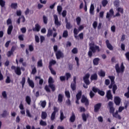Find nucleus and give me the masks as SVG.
Instances as JSON below:
<instances>
[{
    "instance_id": "obj_1",
    "label": "nucleus",
    "mask_w": 129,
    "mask_h": 129,
    "mask_svg": "<svg viewBox=\"0 0 129 129\" xmlns=\"http://www.w3.org/2000/svg\"><path fill=\"white\" fill-rule=\"evenodd\" d=\"M89 50L88 52V55L90 58H91L93 55V53H95L96 52H99L100 49L99 46L95 45L94 43H90Z\"/></svg>"
},
{
    "instance_id": "obj_2",
    "label": "nucleus",
    "mask_w": 129,
    "mask_h": 129,
    "mask_svg": "<svg viewBox=\"0 0 129 129\" xmlns=\"http://www.w3.org/2000/svg\"><path fill=\"white\" fill-rule=\"evenodd\" d=\"M114 12L113 10V9H111L109 10V12H107L106 18L108 20V21H110L111 17L113 16V17H120V14L119 12H117L115 15H114Z\"/></svg>"
},
{
    "instance_id": "obj_3",
    "label": "nucleus",
    "mask_w": 129,
    "mask_h": 129,
    "mask_svg": "<svg viewBox=\"0 0 129 129\" xmlns=\"http://www.w3.org/2000/svg\"><path fill=\"white\" fill-rule=\"evenodd\" d=\"M115 69L117 74L118 75L120 73H123L125 70V67H124L123 63H122L120 66V68H119L118 63H116L115 66Z\"/></svg>"
},
{
    "instance_id": "obj_4",
    "label": "nucleus",
    "mask_w": 129,
    "mask_h": 129,
    "mask_svg": "<svg viewBox=\"0 0 129 129\" xmlns=\"http://www.w3.org/2000/svg\"><path fill=\"white\" fill-rule=\"evenodd\" d=\"M90 76V74L88 73V74H86L85 76H84V77H83V81L85 83V84L86 85V86H85L84 85H83V87L84 88L87 89L88 87V86L90 84V82L89 80Z\"/></svg>"
},
{
    "instance_id": "obj_5",
    "label": "nucleus",
    "mask_w": 129,
    "mask_h": 129,
    "mask_svg": "<svg viewBox=\"0 0 129 129\" xmlns=\"http://www.w3.org/2000/svg\"><path fill=\"white\" fill-rule=\"evenodd\" d=\"M48 87L50 88L52 92H54L55 90V88L54 85H53L54 81L52 77H49L48 79Z\"/></svg>"
},
{
    "instance_id": "obj_6",
    "label": "nucleus",
    "mask_w": 129,
    "mask_h": 129,
    "mask_svg": "<svg viewBox=\"0 0 129 129\" xmlns=\"http://www.w3.org/2000/svg\"><path fill=\"white\" fill-rule=\"evenodd\" d=\"M81 101L82 103L85 104L86 107H88L89 105V100L85 96H82Z\"/></svg>"
},
{
    "instance_id": "obj_7",
    "label": "nucleus",
    "mask_w": 129,
    "mask_h": 129,
    "mask_svg": "<svg viewBox=\"0 0 129 129\" xmlns=\"http://www.w3.org/2000/svg\"><path fill=\"white\" fill-rule=\"evenodd\" d=\"M108 106L109 107V112L112 114L114 113L115 108L113 107V103L112 101H110L108 103Z\"/></svg>"
},
{
    "instance_id": "obj_8",
    "label": "nucleus",
    "mask_w": 129,
    "mask_h": 129,
    "mask_svg": "<svg viewBox=\"0 0 129 129\" xmlns=\"http://www.w3.org/2000/svg\"><path fill=\"white\" fill-rule=\"evenodd\" d=\"M53 18L54 20V24L57 26H60L61 25V23L58 21V18L57 15L56 14L53 15Z\"/></svg>"
},
{
    "instance_id": "obj_9",
    "label": "nucleus",
    "mask_w": 129,
    "mask_h": 129,
    "mask_svg": "<svg viewBox=\"0 0 129 129\" xmlns=\"http://www.w3.org/2000/svg\"><path fill=\"white\" fill-rule=\"evenodd\" d=\"M55 56L57 59H59L64 57L63 53L60 50H58L56 52Z\"/></svg>"
},
{
    "instance_id": "obj_10",
    "label": "nucleus",
    "mask_w": 129,
    "mask_h": 129,
    "mask_svg": "<svg viewBox=\"0 0 129 129\" xmlns=\"http://www.w3.org/2000/svg\"><path fill=\"white\" fill-rule=\"evenodd\" d=\"M102 106V104L101 103H99L94 105V112L97 113L100 109Z\"/></svg>"
},
{
    "instance_id": "obj_11",
    "label": "nucleus",
    "mask_w": 129,
    "mask_h": 129,
    "mask_svg": "<svg viewBox=\"0 0 129 129\" xmlns=\"http://www.w3.org/2000/svg\"><path fill=\"white\" fill-rule=\"evenodd\" d=\"M27 83L30 87H31L32 88H35V83H34L33 80H31L30 78H28Z\"/></svg>"
},
{
    "instance_id": "obj_12",
    "label": "nucleus",
    "mask_w": 129,
    "mask_h": 129,
    "mask_svg": "<svg viewBox=\"0 0 129 129\" xmlns=\"http://www.w3.org/2000/svg\"><path fill=\"white\" fill-rule=\"evenodd\" d=\"M114 101L116 105L119 106L121 103V100L120 97L116 96L114 98Z\"/></svg>"
},
{
    "instance_id": "obj_13",
    "label": "nucleus",
    "mask_w": 129,
    "mask_h": 129,
    "mask_svg": "<svg viewBox=\"0 0 129 129\" xmlns=\"http://www.w3.org/2000/svg\"><path fill=\"white\" fill-rule=\"evenodd\" d=\"M90 117V115L89 113H87V114H85V113H84L82 114V117L83 120L84 122H86L87 118Z\"/></svg>"
},
{
    "instance_id": "obj_14",
    "label": "nucleus",
    "mask_w": 129,
    "mask_h": 129,
    "mask_svg": "<svg viewBox=\"0 0 129 129\" xmlns=\"http://www.w3.org/2000/svg\"><path fill=\"white\" fill-rule=\"evenodd\" d=\"M107 47L110 50H113V46L109 43V41L108 39H107L105 41Z\"/></svg>"
},
{
    "instance_id": "obj_15",
    "label": "nucleus",
    "mask_w": 129,
    "mask_h": 129,
    "mask_svg": "<svg viewBox=\"0 0 129 129\" xmlns=\"http://www.w3.org/2000/svg\"><path fill=\"white\" fill-rule=\"evenodd\" d=\"M106 97H107L108 100H112L113 96L111 94L110 90H109L108 91H107V93H106Z\"/></svg>"
},
{
    "instance_id": "obj_16",
    "label": "nucleus",
    "mask_w": 129,
    "mask_h": 129,
    "mask_svg": "<svg viewBox=\"0 0 129 129\" xmlns=\"http://www.w3.org/2000/svg\"><path fill=\"white\" fill-rule=\"evenodd\" d=\"M21 21L23 23H25L26 21V18H25V16H21L17 20V23L18 24H20L21 23Z\"/></svg>"
},
{
    "instance_id": "obj_17",
    "label": "nucleus",
    "mask_w": 129,
    "mask_h": 129,
    "mask_svg": "<svg viewBox=\"0 0 129 129\" xmlns=\"http://www.w3.org/2000/svg\"><path fill=\"white\" fill-rule=\"evenodd\" d=\"M40 28H41V27L39 25V24H38V23H36L35 24V28H33L32 30H33V32H36H36H39L40 30Z\"/></svg>"
},
{
    "instance_id": "obj_18",
    "label": "nucleus",
    "mask_w": 129,
    "mask_h": 129,
    "mask_svg": "<svg viewBox=\"0 0 129 129\" xmlns=\"http://www.w3.org/2000/svg\"><path fill=\"white\" fill-rule=\"evenodd\" d=\"M63 97H64L63 95H62L61 94H58V100H57L58 103H61L63 101Z\"/></svg>"
},
{
    "instance_id": "obj_19",
    "label": "nucleus",
    "mask_w": 129,
    "mask_h": 129,
    "mask_svg": "<svg viewBox=\"0 0 129 129\" xmlns=\"http://www.w3.org/2000/svg\"><path fill=\"white\" fill-rule=\"evenodd\" d=\"M112 115L114 117L116 118H118V119L120 120L121 119V116L118 115V111L117 110L116 111L115 113H113L112 114Z\"/></svg>"
},
{
    "instance_id": "obj_20",
    "label": "nucleus",
    "mask_w": 129,
    "mask_h": 129,
    "mask_svg": "<svg viewBox=\"0 0 129 129\" xmlns=\"http://www.w3.org/2000/svg\"><path fill=\"white\" fill-rule=\"evenodd\" d=\"M76 120V116L74 112H72V116L70 118V121L71 122H74Z\"/></svg>"
},
{
    "instance_id": "obj_21",
    "label": "nucleus",
    "mask_w": 129,
    "mask_h": 129,
    "mask_svg": "<svg viewBox=\"0 0 129 129\" xmlns=\"http://www.w3.org/2000/svg\"><path fill=\"white\" fill-rule=\"evenodd\" d=\"M47 117V113H46V112L45 111H42L41 112V118L43 120H44V119H46V118Z\"/></svg>"
},
{
    "instance_id": "obj_22",
    "label": "nucleus",
    "mask_w": 129,
    "mask_h": 129,
    "mask_svg": "<svg viewBox=\"0 0 129 129\" xmlns=\"http://www.w3.org/2000/svg\"><path fill=\"white\" fill-rule=\"evenodd\" d=\"M90 14L92 15H94V6L92 4L90 6Z\"/></svg>"
},
{
    "instance_id": "obj_23",
    "label": "nucleus",
    "mask_w": 129,
    "mask_h": 129,
    "mask_svg": "<svg viewBox=\"0 0 129 129\" xmlns=\"http://www.w3.org/2000/svg\"><path fill=\"white\" fill-rule=\"evenodd\" d=\"M80 31L77 29L76 28H75L74 29V37L76 39H77L78 36H77V35L78 34V33H79Z\"/></svg>"
},
{
    "instance_id": "obj_24",
    "label": "nucleus",
    "mask_w": 129,
    "mask_h": 129,
    "mask_svg": "<svg viewBox=\"0 0 129 129\" xmlns=\"http://www.w3.org/2000/svg\"><path fill=\"white\" fill-rule=\"evenodd\" d=\"M99 60H100V58H99V57H96L95 58H94L93 60V64L94 66L98 65Z\"/></svg>"
},
{
    "instance_id": "obj_25",
    "label": "nucleus",
    "mask_w": 129,
    "mask_h": 129,
    "mask_svg": "<svg viewBox=\"0 0 129 129\" xmlns=\"http://www.w3.org/2000/svg\"><path fill=\"white\" fill-rule=\"evenodd\" d=\"M56 63V60H54V59H52L51 60H50V61H49L48 68H52V66L53 65L55 64Z\"/></svg>"
},
{
    "instance_id": "obj_26",
    "label": "nucleus",
    "mask_w": 129,
    "mask_h": 129,
    "mask_svg": "<svg viewBox=\"0 0 129 129\" xmlns=\"http://www.w3.org/2000/svg\"><path fill=\"white\" fill-rule=\"evenodd\" d=\"M25 101L29 105H31V102L32 101V100L31 99V97H30V96H27L25 98Z\"/></svg>"
},
{
    "instance_id": "obj_27",
    "label": "nucleus",
    "mask_w": 129,
    "mask_h": 129,
    "mask_svg": "<svg viewBox=\"0 0 129 129\" xmlns=\"http://www.w3.org/2000/svg\"><path fill=\"white\" fill-rule=\"evenodd\" d=\"M97 79H98V76L97 74H93V75H92L90 78V79L91 81L97 80Z\"/></svg>"
},
{
    "instance_id": "obj_28",
    "label": "nucleus",
    "mask_w": 129,
    "mask_h": 129,
    "mask_svg": "<svg viewBox=\"0 0 129 129\" xmlns=\"http://www.w3.org/2000/svg\"><path fill=\"white\" fill-rule=\"evenodd\" d=\"M66 28L67 29H70L72 28V26L71 25V24L70 22H68V19L66 18Z\"/></svg>"
},
{
    "instance_id": "obj_29",
    "label": "nucleus",
    "mask_w": 129,
    "mask_h": 129,
    "mask_svg": "<svg viewBox=\"0 0 129 129\" xmlns=\"http://www.w3.org/2000/svg\"><path fill=\"white\" fill-rule=\"evenodd\" d=\"M12 31H13V25H10L7 31L8 35H11V34H12Z\"/></svg>"
},
{
    "instance_id": "obj_30",
    "label": "nucleus",
    "mask_w": 129,
    "mask_h": 129,
    "mask_svg": "<svg viewBox=\"0 0 129 129\" xmlns=\"http://www.w3.org/2000/svg\"><path fill=\"white\" fill-rule=\"evenodd\" d=\"M82 94V91H79V92H78V93L76 95V99L80 100L81 98Z\"/></svg>"
},
{
    "instance_id": "obj_31",
    "label": "nucleus",
    "mask_w": 129,
    "mask_h": 129,
    "mask_svg": "<svg viewBox=\"0 0 129 129\" xmlns=\"http://www.w3.org/2000/svg\"><path fill=\"white\" fill-rule=\"evenodd\" d=\"M52 32H53V31L52 29H48V32H47V36L48 37H49L50 36H52Z\"/></svg>"
},
{
    "instance_id": "obj_32",
    "label": "nucleus",
    "mask_w": 129,
    "mask_h": 129,
    "mask_svg": "<svg viewBox=\"0 0 129 129\" xmlns=\"http://www.w3.org/2000/svg\"><path fill=\"white\" fill-rule=\"evenodd\" d=\"M26 83V78L25 77H23L22 79V81L21 82V84H22V88H24V86H25V84Z\"/></svg>"
},
{
    "instance_id": "obj_33",
    "label": "nucleus",
    "mask_w": 129,
    "mask_h": 129,
    "mask_svg": "<svg viewBox=\"0 0 129 129\" xmlns=\"http://www.w3.org/2000/svg\"><path fill=\"white\" fill-rule=\"evenodd\" d=\"M99 75L101 77H104L105 76V72L102 71V70H100V72L99 73Z\"/></svg>"
},
{
    "instance_id": "obj_34",
    "label": "nucleus",
    "mask_w": 129,
    "mask_h": 129,
    "mask_svg": "<svg viewBox=\"0 0 129 129\" xmlns=\"http://www.w3.org/2000/svg\"><path fill=\"white\" fill-rule=\"evenodd\" d=\"M108 78L110 79V80L111 81V83H115V82H114L115 77H114V76H108Z\"/></svg>"
},
{
    "instance_id": "obj_35",
    "label": "nucleus",
    "mask_w": 129,
    "mask_h": 129,
    "mask_svg": "<svg viewBox=\"0 0 129 129\" xmlns=\"http://www.w3.org/2000/svg\"><path fill=\"white\" fill-rule=\"evenodd\" d=\"M71 87L73 91H75L76 89V84L72 83Z\"/></svg>"
},
{
    "instance_id": "obj_36",
    "label": "nucleus",
    "mask_w": 129,
    "mask_h": 129,
    "mask_svg": "<svg viewBox=\"0 0 129 129\" xmlns=\"http://www.w3.org/2000/svg\"><path fill=\"white\" fill-rule=\"evenodd\" d=\"M116 10L119 13H120L121 14H123V9L122 8L118 7Z\"/></svg>"
},
{
    "instance_id": "obj_37",
    "label": "nucleus",
    "mask_w": 129,
    "mask_h": 129,
    "mask_svg": "<svg viewBox=\"0 0 129 129\" xmlns=\"http://www.w3.org/2000/svg\"><path fill=\"white\" fill-rule=\"evenodd\" d=\"M43 20L44 24H47V21H48V19L46 16L45 15L43 16Z\"/></svg>"
},
{
    "instance_id": "obj_38",
    "label": "nucleus",
    "mask_w": 129,
    "mask_h": 129,
    "mask_svg": "<svg viewBox=\"0 0 129 129\" xmlns=\"http://www.w3.org/2000/svg\"><path fill=\"white\" fill-rule=\"evenodd\" d=\"M68 36V31L67 30H64L62 34V37L67 38Z\"/></svg>"
},
{
    "instance_id": "obj_39",
    "label": "nucleus",
    "mask_w": 129,
    "mask_h": 129,
    "mask_svg": "<svg viewBox=\"0 0 129 129\" xmlns=\"http://www.w3.org/2000/svg\"><path fill=\"white\" fill-rule=\"evenodd\" d=\"M62 7L61 6H57V12L59 14H60L61 11H62Z\"/></svg>"
},
{
    "instance_id": "obj_40",
    "label": "nucleus",
    "mask_w": 129,
    "mask_h": 129,
    "mask_svg": "<svg viewBox=\"0 0 129 129\" xmlns=\"http://www.w3.org/2000/svg\"><path fill=\"white\" fill-rule=\"evenodd\" d=\"M17 75L20 76L22 75V72H21V69L19 67H17Z\"/></svg>"
},
{
    "instance_id": "obj_41",
    "label": "nucleus",
    "mask_w": 129,
    "mask_h": 129,
    "mask_svg": "<svg viewBox=\"0 0 129 129\" xmlns=\"http://www.w3.org/2000/svg\"><path fill=\"white\" fill-rule=\"evenodd\" d=\"M114 6L115 7H118L119 6V0H115L114 2Z\"/></svg>"
},
{
    "instance_id": "obj_42",
    "label": "nucleus",
    "mask_w": 129,
    "mask_h": 129,
    "mask_svg": "<svg viewBox=\"0 0 129 129\" xmlns=\"http://www.w3.org/2000/svg\"><path fill=\"white\" fill-rule=\"evenodd\" d=\"M108 4V1L107 0H103L102 2V5L103 7H105L106 5Z\"/></svg>"
},
{
    "instance_id": "obj_43",
    "label": "nucleus",
    "mask_w": 129,
    "mask_h": 129,
    "mask_svg": "<svg viewBox=\"0 0 129 129\" xmlns=\"http://www.w3.org/2000/svg\"><path fill=\"white\" fill-rule=\"evenodd\" d=\"M117 89V87L116 86V85H113V88H112V91H113V93L114 94H115V92H116V90Z\"/></svg>"
},
{
    "instance_id": "obj_44",
    "label": "nucleus",
    "mask_w": 129,
    "mask_h": 129,
    "mask_svg": "<svg viewBox=\"0 0 129 129\" xmlns=\"http://www.w3.org/2000/svg\"><path fill=\"white\" fill-rule=\"evenodd\" d=\"M52 75L55 76L56 74V72L53 70L52 68H48Z\"/></svg>"
},
{
    "instance_id": "obj_45",
    "label": "nucleus",
    "mask_w": 129,
    "mask_h": 129,
    "mask_svg": "<svg viewBox=\"0 0 129 129\" xmlns=\"http://www.w3.org/2000/svg\"><path fill=\"white\" fill-rule=\"evenodd\" d=\"M76 22L78 25H80L81 22V19L80 17H78L76 18Z\"/></svg>"
},
{
    "instance_id": "obj_46",
    "label": "nucleus",
    "mask_w": 129,
    "mask_h": 129,
    "mask_svg": "<svg viewBox=\"0 0 129 129\" xmlns=\"http://www.w3.org/2000/svg\"><path fill=\"white\" fill-rule=\"evenodd\" d=\"M6 5V2L4 0H0V6L2 8H4Z\"/></svg>"
},
{
    "instance_id": "obj_47",
    "label": "nucleus",
    "mask_w": 129,
    "mask_h": 129,
    "mask_svg": "<svg viewBox=\"0 0 129 129\" xmlns=\"http://www.w3.org/2000/svg\"><path fill=\"white\" fill-rule=\"evenodd\" d=\"M39 124L41 126H46L47 125L46 122L45 121H43L42 120H41L40 121Z\"/></svg>"
},
{
    "instance_id": "obj_48",
    "label": "nucleus",
    "mask_w": 129,
    "mask_h": 129,
    "mask_svg": "<svg viewBox=\"0 0 129 129\" xmlns=\"http://www.w3.org/2000/svg\"><path fill=\"white\" fill-rule=\"evenodd\" d=\"M72 52L73 54H77L78 52V49L76 47H74L72 50Z\"/></svg>"
},
{
    "instance_id": "obj_49",
    "label": "nucleus",
    "mask_w": 129,
    "mask_h": 129,
    "mask_svg": "<svg viewBox=\"0 0 129 129\" xmlns=\"http://www.w3.org/2000/svg\"><path fill=\"white\" fill-rule=\"evenodd\" d=\"M92 90L93 92H94L95 93H96L97 92H98L99 89H98V88H96V87H93Z\"/></svg>"
},
{
    "instance_id": "obj_50",
    "label": "nucleus",
    "mask_w": 129,
    "mask_h": 129,
    "mask_svg": "<svg viewBox=\"0 0 129 129\" xmlns=\"http://www.w3.org/2000/svg\"><path fill=\"white\" fill-rule=\"evenodd\" d=\"M66 77L67 81H68L69 79L71 77V75L70 74V73H66Z\"/></svg>"
},
{
    "instance_id": "obj_51",
    "label": "nucleus",
    "mask_w": 129,
    "mask_h": 129,
    "mask_svg": "<svg viewBox=\"0 0 129 129\" xmlns=\"http://www.w3.org/2000/svg\"><path fill=\"white\" fill-rule=\"evenodd\" d=\"M65 95L68 98H70L71 96H70V92H69V91H65Z\"/></svg>"
},
{
    "instance_id": "obj_52",
    "label": "nucleus",
    "mask_w": 129,
    "mask_h": 129,
    "mask_svg": "<svg viewBox=\"0 0 129 129\" xmlns=\"http://www.w3.org/2000/svg\"><path fill=\"white\" fill-rule=\"evenodd\" d=\"M37 66L39 67H42L43 66L42 59H40V60H38L37 62Z\"/></svg>"
},
{
    "instance_id": "obj_53",
    "label": "nucleus",
    "mask_w": 129,
    "mask_h": 129,
    "mask_svg": "<svg viewBox=\"0 0 129 129\" xmlns=\"http://www.w3.org/2000/svg\"><path fill=\"white\" fill-rule=\"evenodd\" d=\"M98 93L101 96H103L105 95V92L104 91H101V90H99Z\"/></svg>"
},
{
    "instance_id": "obj_54",
    "label": "nucleus",
    "mask_w": 129,
    "mask_h": 129,
    "mask_svg": "<svg viewBox=\"0 0 129 129\" xmlns=\"http://www.w3.org/2000/svg\"><path fill=\"white\" fill-rule=\"evenodd\" d=\"M7 115H9V112L7 111H5L4 113L2 114V117H6Z\"/></svg>"
},
{
    "instance_id": "obj_55",
    "label": "nucleus",
    "mask_w": 129,
    "mask_h": 129,
    "mask_svg": "<svg viewBox=\"0 0 129 129\" xmlns=\"http://www.w3.org/2000/svg\"><path fill=\"white\" fill-rule=\"evenodd\" d=\"M46 102L45 101H43L41 102V106L43 108H44L46 106Z\"/></svg>"
},
{
    "instance_id": "obj_56",
    "label": "nucleus",
    "mask_w": 129,
    "mask_h": 129,
    "mask_svg": "<svg viewBox=\"0 0 129 129\" xmlns=\"http://www.w3.org/2000/svg\"><path fill=\"white\" fill-rule=\"evenodd\" d=\"M56 113L52 112L51 115V120L53 121L55 119Z\"/></svg>"
},
{
    "instance_id": "obj_57",
    "label": "nucleus",
    "mask_w": 129,
    "mask_h": 129,
    "mask_svg": "<svg viewBox=\"0 0 129 129\" xmlns=\"http://www.w3.org/2000/svg\"><path fill=\"white\" fill-rule=\"evenodd\" d=\"M18 38L20 41H24V34H21L18 36Z\"/></svg>"
},
{
    "instance_id": "obj_58",
    "label": "nucleus",
    "mask_w": 129,
    "mask_h": 129,
    "mask_svg": "<svg viewBox=\"0 0 129 129\" xmlns=\"http://www.w3.org/2000/svg\"><path fill=\"white\" fill-rule=\"evenodd\" d=\"M97 25H98V23H97V21H94V22L93 23V27L95 29H96L97 27Z\"/></svg>"
},
{
    "instance_id": "obj_59",
    "label": "nucleus",
    "mask_w": 129,
    "mask_h": 129,
    "mask_svg": "<svg viewBox=\"0 0 129 129\" xmlns=\"http://www.w3.org/2000/svg\"><path fill=\"white\" fill-rule=\"evenodd\" d=\"M104 12L103 11H101L99 13V17L101 19H103L104 17Z\"/></svg>"
},
{
    "instance_id": "obj_60",
    "label": "nucleus",
    "mask_w": 129,
    "mask_h": 129,
    "mask_svg": "<svg viewBox=\"0 0 129 129\" xmlns=\"http://www.w3.org/2000/svg\"><path fill=\"white\" fill-rule=\"evenodd\" d=\"M89 95L90 98L92 99L94 97L95 94L93 93V92H92V91H90Z\"/></svg>"
},
{
    "instance_id": "obj_61",
    "label": "nucleus",
    "mask_w": 129,
    "mask_h": 129,
    "mask_svg": "<svg viewBox=\"0 0 129 129\" xmlns=\"http://www.w3.org/2000/svg\"><path fill=\"white\" fill-rule=\"evenodd\" d=\"M65 117H64L62 112H60V119L61 121H62Z\"/></svg>"
},
{
    "instance_id": "obj_62",
    "label": "nucleus",
    "mask_w": 129,
    "mask_h": 129,
    "mask_svg": "<svg viewBox=\"0 0 129 129\" xmlns=\"http://www.w3.org/2000/svg\"><path fill=\"white\" fill-rule=\"evenodd\" d=\"M44 89L45 90V91L47 92H48V93L50 92V90L49 88H48V86H47V85L46 86H45Z\"/></svg>"
},
{
    "instance_id": "obj_63",
    "label": "nucleus",
    "mask_w": 129,
    "mask_h": 129,
    "mask_svg": "<svg viewBox=\"0 0 129 129\" xmlns=\"http://www.w3.org/2000/svg\"><path fill=\"white\" fill-rule=\"evenodd\" d=\"M127 90H128V92H127L126 93H125L124 96L127 98H129V87H128V88H127Z\"/></svg>"
},
{
    "instance_id": "obj_64",
    "label": "nucleus",
    "mask_w": 129,
    "mask_h": 129,
    "mask_svg": "<svg viewBox=\"0 0 129 129\" xmlns=\"http://www.w3.org/2000/svg\"><path fill=\"white\" fill-rule=\"evenodd\" d=\"M125 56L126 59L129 61V51L126 52V53L125 54Z\"/></svg>"
}]
</instances>
